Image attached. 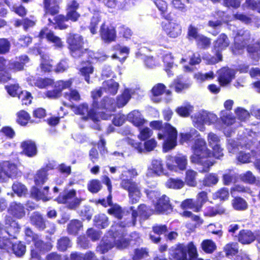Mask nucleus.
<instances>
[{"label": "nucleus", "mask_w": 260, "mask_h": 260, "mask_svg": "<svg viewBox=\"0 0 260 260\" xmlns=\"http://www.w3.org/2000/svg\"><path fill=\"white\" fill-rule=\"evenodd\" d=\"M110 232L113 236L109 239L104 238L96 248V250L101 253L107 252L114 246L118 249H123L129 244L128 240L124 237L125 231L120 224L112 226Z\"/></svg>", "instance_id": "f257e3e1"}, {"label": "nucleus", "mask_w": 260, "mask_h": 260, "mask_svg": "<svg viewBox=\"0 0 260 260\" xmlns=\"http://www.w3.org/2000/svg\"><path fill=\"white\" fill-rule=\"evenodd\" d=\"M192 150L193 154L190 156L191 161L201 164L203 166L202 172L208 171L214 162L210 159L212 154L207 148L205 140L202 138L197 139L192 146Z\"/></svg>", "instance_id": "f03ea898"}, {"label": "nucleus", "mask_w": 260, "mask_h": 260, "mask_svg": "<svg viewBox=\"0 0 260 260\" xmlns=\"http://www.w3.org/2000/svg\"><path fill=\"white\" fill-rule=\"evenodd\" d=\"M198 256L197 250L193 242L188 244H179L170 252L172 260H194Z\"/></svg>", "instance_id": "7ed1b4c3"}, {"label": "nucleus", "mask_w": 260, "mask_h": 260, "mask_svg": "<svg viewBox=\"0 0 260 260\" xmlns=\"http://www.w3.org/2000/svg\"><path fill=\"white\" fill-rule=\"evenodd\" d=\"M163 133L158 134V139L164 140V149L167 151L174 148L177 144V131L170 124L166 123L162 130Z\"/></svg>", "instance_id": "20e7f679"}, {"label": "nucleus", "mask_w": 260, "mask_h": 260, "mask_svg": "<svg viewBox=\"0 0 260 260\" xmlns=\"http://www.w3.org/2000/svg\"><path fill=\"white\" fill-rule=\"evenodd\" d=\"M192 118L194 126L201 131H205V124L208 125L213 124L218 119L215 114L206 111L198 112L195 114Z\"/></svg>", "instance_id": "39448f33"}, {"label": "nucleus", "mask_w": 260, "mask_h": 260, "mask_svg": "<svg viewBox=\"0 0 260 260\" xmlns=\"http://www.w3.org/2000/svg\"><path fill=\"white\" fill-rule=\"evenodd\" d=\"M121 187L128 192L129 202L137 203L141 197L140 187L135 182L130 179H123L120 183Z\"/></svg>", "instance_id": "423d86ee"}, {"label": "nucleus", "mask_w": 260, "mask_h": 260, "mask_svg": "<svg viewBox=\"0 0 260 260\" xmlns=\"http://www.w3.org/2000/svg\"><path fill=\"white\" fill-rule=\"evenodd\" d=\"M83 40L82 36L78 34H70L67 39L71 54L75 58L80 57L83 53Z\"/></svg>", "instance_id": "0eeeda50"}, {"label": "nucleus", "mask_w": 260, "mask_h": 260, "mask_svg": "<svg viewBox=\"0 0 260 260\" xmlns=\"http://www.w3.org/2000/svg\"><path fill=\"white\" fill-rule=\"evenodd\" d=\"M72 110V111L77 114L85 115L91 119L93 121H99V118H101L103 119H107L108 116L105 115V114L96 113V112L94 109H90L88 110V107L86 104H82L78 107H75L71 105H69Z\"/></svg>", "instance_id": "6e6552de"}, {"label": "nucleus", "mask_w": 260, "mask_h": 260, "mask_svg": "<svg viewBox=\"0 0 260 260\" xmlns=\"http://www.w3.org/2000/svg\"><path fill=\"white\" fill-rule=\"evenodd\" d=\"M119 88V84L112 79L103 82L102 87L92 92V96L94 100L101 97L103 92H105L113 95L116 94Z\"/></svg>", "instance_id": "1a4fd4ad"}, {"label": "nucleus", "mask_w": 260, "mask_h": 260, "mask_svg": "<svg viewBox=\"0 0 260 260\" xmlns=\"http://www.w3.org/2000/svg\"><path fill=\"white\" fill-rule=\"evenodd\" d=\"M76 194V190L74 189L65 192L58 197L57 201L59 203L66 204L67 207L70 209H75L81 202L80 199L75 198Z\"/></svg>", "instance_id": "9d476101"}, {"label": "nucleus", "mask_w": 260, "mask_h": 260, "mask_svg": "<svg viewBox=\"0 0 260 260\" xmlns=\"http://www.w3.org/2000/svg\"><path fill=\"white\" fill-rule=\"evenodd\" d=\"M187 165V158L186 156L182 155H178L174 157L169 156L167 162V168L174 172L185 170Z\"/></svg>", "instance_id": "9b49d317"}, {"label": "nucleus", "mask_w": 260, "mask_h": 260, "mask_svg": "<svg viewBox=\"0 0 260 260\" xmlns=\"http://www.w3.org/2000/svg\"><path fill=\"white\" fill-rule=\"evenodd\" d=\"M80 15L77 11H67L66 16L59 15L55 17V21L57 25V27L60 29H64L68 27V25L66 22L69 20L73 22L77 21Z\"/></svg>", "instance_id": "f8f14e48"}, {"label": "nucleus", "mask_w": 260, "mask_h": 260, "mask_svg": "<svg viewBox=\"0 0 260 260\" xmlns=\"http://www.w3.org/2000/svg\"><path fill=\"white\" fill-rule=\"evenodd\" d=\"M207 141L209 146L212 148V155L216 158L219 159L222 157L223 149L220 147L219 137L213 133L210 132L208 134Z\"/></svg>", "instance_id": "ddd939ff"}, {"label": "nucleus", "mask_w": 260, "mask_h": 260, "mask_svg": "<svg viewBox=\"0 0 260 260\" xmlns=\"http://www.w3.org/2000/svg\"><path fill=\"white\" fill-rule=\"evenodd\" d=\"M16 166L9 161L0 163V181H3L7 178H11L17 174Z\"/></svg>", "instance_id": "4468645a"}, {"label": "nucleus", "mask_w": 260, "mask_h": 260, "mask_svg": "<svg viewBox=\"0 0 260 260\" xmlns=\"http://www.w3.org/2000/svg\"><path fill=\"white\" fill-rule=\"evenodd\" d=\"M152 214V210L148 208L145 205H141L138 208V211H133L132 213V222H127L125 224L121 222L119 224L123 228L126 226L135 225L136 217L139 215L142 218L145 219Z\"/></svg>", "instance_id": "2eb2a0df"}, {"label": "nucleus", "mask_w": 260, "mask_h": 260, "mask_svg": "<svg viewBox=\"0 0 260 260\" xmlns=\"http://www.w3.org/2000/svg\"><path fill=\"white\" fill-rule=\"evenodd\" d=\"M100 34L102 39L106 42L110 43L115 41L116 32L114 26L107 25L103 23L100 28Z\"/></svg>", "instance_id": "dca6fc26"}, {"label": "nucleus", "mask_w": 260, "mask_h": 260, "mask_svg": "<svg viewBox=\"0 0 260 260\" xmlns=\"http://www.w3.org/2000/svg\"><path fill=\"white\" fill-rule=\"evenodd\" d=\"M163 30L170 37L175 38L182 32L181 25L175 22L168 21L162 25Z\"/></svg>", "instance_id": "f3484780"}, {"label": "nucleus", "mask_w": 260, "mask_h": 260, "mask_svg": "<svg viewBox=\"0 0 260 260\" xmlns=\"http://www.w3.org/2000/svg\"><path fill=\"white\" fill-rule=\"evenodd\" d=\"M218 81L222 85H226L230 83L235 77V72L234 70L228 68H223L218 72Z\"/></svg>", "instance_id": "a211bd4d"}, {"label": "nucleus", "mask_w": 260, "mask_h": 260, "mask_svg": "<svg viewBox=\"0 0 260 260\" xmlns=\"http://www.w3.org/2000/svg\"><path fill=\"white\" fill-rule=\"evenodd\" d=\"M250 39V34L247 30H241L238 31L235 38V44L236 48L242 49Z\"/></svg>", "instance_id": "6ab92c4d"}, {"label": "nucleus", "mask_w": 260, "mask_h": 260, "mask_svg": "<svg viewBox=\"0 0 260 260\" xmlns=\"http://www.w3.org/2000/svg\"><path fill=\"white\" fill-rule=\"evenodd\" d=\"M6 228L4 229L7 235L9 236L15 237L16 234L19 233L20 227L17 222L13 220L11 216H6L5 219Z\"/></svg>", "instance_id": "aec40b11"}, {"label": "nucleus", "mask_w": 260, "mask_h": 260, "mask_svg": "<svg viewBox=\"0 0 260 260\" xmlns=\"http://www.w3.org/2000/svg\"><path fill=\"white\" fill-rule=\"evenodd\" d=\"M164 173V168L162 161L160 159H154L148 169L147 176H159Z\"/></svg>", "instance_id": "412c9836"}, {"label": "nucleus", "mask_w": 260, "mask_h": 260, "mask_svg": "<svg viewBox=\"0 0 260 260\" xmlns=\"http://www.w3.org/2000/svg\"><path fill=\"white\" fill-rule=\"evenodd\" d=\"M39 37L41 38L46 37L48 41L53 43L55 46L58 47H61L62 46L61 39L55 36L52 31L47 28H44L41 30L39 34Z\"/></svg>", "instance_id": "4be33fe9"}, {"label": "nucleus", "mask_w": 260, "mask_h": 260, "mask_svg": "<svg viewBox=\"0 0 260 260\" xmlns=\"http://www.w3.org/2000/svg\"><path fill=\"white\" fill-rule=\"evenodd\" d=\"M9 212L17 218H21L24 216L25 211L24 206L20 203H12L9 208Z\"/></svg>", "instance_id": "5701e85b"}, {"label": "nucleus", "mask_w": 260, "mask_h": 260, "mask_svg": "<svg viewBox=\"0 0 260 260\" xmlns=\"http://www.w3.org/2000/svg\"><path fill=\"white\" fill-rule=\"evenodd\" d=\"M31 223L39 230H44L47 228L46 222L42 215L38 212L33 213L30 217Z\"/></svg>", "instance_id": "b1692460"}, {"label": "nucleus", "mask_w": 260, "mask_h": 260, "mask_svg": "<svg viewBox=\"0 0 260 260\" xmlns=\"http://www.w3.org/2000/svg\"><path fill=\"white\" fill-rule=\"evenodd\" d=\"M171 209L169 199L166 195L162 196L159 199L155 207V211L159 213L166 212Z\"/></svg>", "instance_id": "393cba45"}, {"label": "nucleus", "mask_w": 260, "mask_h": 260, "mask_svg": "<svg viewBox=\"0 0 260 260\" xmlns=\"http://www.w3.org/2000/svg\"><path fill=\"white\" fill-rule=\"evenodd\" d=\"M135 93L132 89L125 88L122 94L117 97V105L119 108L124 106L131 99V96Z\"/></svg>", "instance_id": "a878e982"}, {"label": "nucleus", "mask_w": 260, "mask_h": 260, "mask_svg": "<svg viewBox=\"0 0 260 260\" xmlns=\"http://www.w3.org/2000/svg\"><path fill=\"white\" fill-rule=\"evenodd\" d=\"M128 120L136 126H142L146 122V120L142 115L137 110H134L129 113L127 115Z\"/></svg>", "instance_id": "bb28decb"}, {"label": "nucleus", "mask_w": 260, "mask_h": 260, "mask_svg": "<svg viewBox=\"0 0 260 260\" xmlns=\"http://www.w3.org/2000/svg\"><path fill=\"white\" fill-rule=\"evenodd\" d=\"M103 2L104 5L109 8H114L116 6L115 0H91L89 9L93 12H99L100 6L99 5Z\"/></svg>", "instance_id": "cd10ccee"}, {"label": "nucleus", "mask_w": 260, "mask_h": 260, "mask_svg": "<svg viewBox=\"0 0 260 260\" xmlns=\"http://www.w3.org/2000/svg\"><path fill=\"white\" fill-rule=\"evenodd\" d=\"M103 2L104 5L109 8H114L116 6L115 0H91L89 9L93 12H99L100 6L99 5Z\"/></svg>", "instance_id": "c85d7f7f"}, {"label": "nucleus", "mask_w": 260, "mask_h": 260, "mask_svg": "<svg viewBox=\"0 0 260 260\" xmlns=\"http://www.w3.org/2000/svg\"><path fill=\"white\" fill-rule=\"evenodd\" d=\"M6 231L0 223V248L9 251L11 249L12 243L8 239Z\"/></svg>", "instance_id": "c756f323"}, {"label": "nucleus", "mask_w": 260, "mask_h": 260, "mask_svg": "<svg viewBox=\"0 0 260 260\" xmlns=\"http://www.w3.org/2000/svg\"><path fill=\"white\" fill-rule=\"evenodd\" d=\"M48 189V186L45 187L42 190L37 187H34L31 191V194L37 200H42L44 201H48L50 199L47 196Z\"/></svg>", "instance_id": "7c9ffc66"}, {"label": "nucleus", "mask_w": 260, "mask_h": 260, "mask_svg": "<svg viewBox=\"0 0 260 260\" xmlns=\"http://www.w3.org/2000/svg\"><path fill=\"white\" fill-rule=\"evenodd\" d=\"M256 238L253 234L248 230H242L240 231L238 240L243 244H248L252 242Z\"/></svg>", "instance_id": "2f4dec72"}, {"label": "nucleus", "mask_w": 260, "mask_h": 260, "mask_svg": "<svg viewBox=\"0 0 260 260\" xmlns=\"http://www.w3.org/2000/svg\"><path fill=\"white\" fill-rule=\"evenodd\" d=\"M244 147L246 149L250 148V145L248 144H244L241 142H237L233 139L228 140V149L230 153H234L240 149H243Z\"/></svg>", "instance_id": "473e14b6"}, {"label": "nucleus", "mask_w": 260, "mask_h": 260, "mask_svg": "<svg viewBox=\"0 0 260 260\" xmlns=\"http://www.w3.org/2000/svg\"><path fill=\"white\" fill-rule=\"evenodd\" d=\"M21 147L24 153L28 156H33L37 153V148L34 142L30 140L24 141L21 143Z\"/></svg>", "instance_id": "72a5a7b5"}, {"label": "nucleus", "mask_w": 260, "mask_h": 260, "mask_svg": "<svg viewBox=\"0 0 260 260\" xmlns=\"http://www.w3.org/2000/svg\"><path fill=\"white\" fill-rule=\"evenodd\" d=\"M244 148L247 149L245 147L243 149L244 150ZM256 155V153L253 150H251L250 152L246 150H241L237 156V159L240 163L246 164L250 162L251 156L254 157Z\"/></svg>", "instance_id": "f704fd0d"}, {"label": "nucleus", "mask_w": 260, "mask_h": 260, "mask_svg": "<svg viewBox=\"0 0 260 260\" xmlns=\"http://www.w3.org/2000/svg\"><path fill=\"white\" fill-rule=\"evenodd\" d=\"M229 45V41L226 36L222 34L215 42L214 50L216 52H220V51L226 48Z\"/></svg>", "instance_id": "c9c22d12"}, {"label": "nucleus", "mask_w": 260, "mask_h": 260, "mask_svg": "<svg viewBox=\"0 0 260 260\" xmlns=\"http://www.w3.org/2000/svg\"><path fill=\"white\" fill-rule=\"evenodd\" d=\"M34 244L36 248L40 251H45L50 250L52 247L51 243H44L39 237H34Z\"/></svg>", "instance_id": "e433bc0d"}, {"label": "nucleus", "mask_w": 260, "mask_h": 260, "mask_svg": "<svg viewBox=\"0 0 260 260\" xmlns=\"http://www.w3.org/2000/svg\"><path fill=\"white\" fill-rule=\"evenodd\" d=\"M238 244L234 242L226 244L223 248L226 256L236 255L238 252Z\"/></svg>", "instance_id": "4c0bfd02"}, {"label": "nucleus", "mask_w": 260, "mask_h": 260, "mask_svg": "<svg viewBox=\"0 0 260 260\" xmlns=\"http://www.w3.org/2000/svg\"><path fill=\"white\" fill-rule=\"evenodd\" d=\"M44 9L45 15H55L58 12V7L57 5H53L51 3L50 0H44Z\"/></svg>", "instance_id": "58836bf2"}, {"label": "nucleus", "mask_w": 260, "mask_h": 260, "mask_svg": "<svg viewBox=\"0 0 260 260\" xmlns=\"http://www.w3.org/2000/svg\"><path fill=\"white\" fill-rule=\"evenodd\" d=\"M82 227V224L80 221L77 219L72 220L69 223L67 230L69 234L75 235Z\"/></svg>", "instance_id": "ea45409f"}, {"label": "nucleus", "mask_w": 260, "mask_h": 260, "mask_svg": "<svg viewBox=\"0 0 260 260\" xmlns=\"http://www.w3.org/2000/svg\"><path fill=\"white\" fill-rule=\"evenodd\" d=\"M95 13L93 14V17L91 18L89 28L90 32L92 34H95L97 32L98 25L99 22L101 21V15L99 12H95Z\"/></svg>", "instance_id": "a19ab883"}, {"label": "nucleus", "mask_w": 260, "mask_h": 260, "mask_svg": "<svg viewBox=\"0 0 260 260\" xmlns=\"http://www.w3.org/2000/svg\"><path fill=\"white\" fill-rule=\"evenodd\" d=\"M201 247L205 252L211 253L216 249V245L212 240L207 239L202 242Z\"/></svg>", "instance_id": "79ce46f5"}, {"label": "nucleus", "mask_w": 260, "mask_h": 260, "mask_svg": "<svg viewBox=\"0 0 260 260\" xmlns=\"http://www.w3.org/2000/svg\"><path fill=\"white\" fill-rule=\"evenodd\" d=\"M233 207L236 210H244L247 208L248 205L245 200L241 198H236L232 201Z\"/></svg>", "instance_id": "37998d69"}, {"label": "nucleus", "mask_w": 260, "mask_h": 260, "mask_svg": "<svg viewBox=\"0 0 260 260\" xmlns=\"http://www.w3.org/2000/svg\"><path fill=\"white\" fill-rule=\"evenodd\" d=\"M53 80L49 78H39L33 80L32 83L35 86L40 88H45L48 86H50L53 84Z\"/></svg>", "instance_id": "c03bdc74"}, {"label": "nucleus", "mask_w": 260, "mask_h": 260, "mask_svg": "<svg viewBox=\"0 0 260 260\" xmlns=\"http://www.w3.org/2000/svg\"><path fill=\"white\" fill-rule=\"evenodd\" d=\"M190 84L189 83H183L181 79L178 78L170 85V87L174 88L176 92H179L183 89L188 88Z\"/></svg>", "instance_id": "a18cd8bd"}, {"label": "nucleus", "mask_w": 260, "mask_h": 260, "mask_svg": "<svg viewBox=\"0 0 260 260\" xmlns=\"http://www.w3.org/2000/svg\"><path fill=\"white\" fill-rule=\"evenodd\" d=\"M64 97L68 100L78 101L80 100V95L76 89H71L64 93Z\"/></svg>", "instance_id": "49530a36"}, {"label": "nucleus", "mask_w": 260, "mask_h": 260, "mask_svg": "<svg viewBox=\"0 0 260 260\" xmlns=\"http://www.w3.org/2000/svg\"><path fill=\"white\" fill-rule=\"evenodd\" d=\"M196 172L191 170H187L186 172L185 176V182L186 184L190 186H196L197 184L196 180Z\"/></svg>", "instance_id": "de8ad7c7"}, {"label": "nucleus", "mask_w": 260, "mask_h": 260, "mask_svg": "<svg viewBox=\"0 0 260 260\" xmlns=\"http://www.w3.org/2000/svg\"><path fill=\"white\" fill-rule=\"evenodd\" d=\"M164 62L165 67V71L169 76L173 75L171 68L173 67V58L171 54H167L164 57Z\"/></svg>", "instance_id": "09e8293b"}, {"label": "nucleus", "mask_w": 260, "mask_h": 260, "mask_svg": "<svg viewBox=\"0 0 260 260\" xmlns=\"http://www.w3.org/2000/svg\"><path fill=\"white\" fill-rule=\"evenodd\" d=\"M94 222L99 228H105L108 225V218L105 214H100L95 216Z\"/></svg>", "instance_id": "8fccbe9b"}, {"label": "nucleus", "mask_w": 260, "mask_h": 260, "mask_svg": "<svg viewBox=\"0 0 260 260\" xmlns=\"http://www.w3.org/2000/svg\"><path fill=\"white\" fill-rule=\"evenodd\" d=\"M168 187L173 189H180L184 185V182L181 179L170 178L166 182Z\"/></svg>", "instance_id": "3c124183"}, {"label": "nucleus", "mask_w": 260, "mask_h": 260, "mask_svg": "<svg viewBox=\"0 0 260 260\" xmlns=\"http://www.w3.org/2000/svg\"><path fill=\"white\" fill-rule=\"evenodd\" d=\"M51 62L52 60H50L48 56L47 55H43L40 64L42 70L44 72H50L52 69Z\"/></svg>", "instance_id": "603ef678"}, {"label": "nucleus", "mask_w": 260, "mask_h": 260, "mask_svg": "<svg viewBox=\"0 0 260 260\" xmlns=\"http://www.w3.org/2000/svg\"><path fill=\"white\" fill-rule=\"evenodd\" d=\"M81 74L84 77L85 80L87 83H89V76L93 72L92 66L88 63L85 66L83 67L80 70Z\"/></svg>", "instance_id": "864d4df0"}, {"label": "nucleus", "mask_w": 260, "mask_h": 260, "mask_svg": "<svg viewBox=\"0 0 260 260\" xmlns=\"http://www.w3.org/2000/svg\"><path fill=\"white\" fill-rule=\"evenodd\" d=\"M218 177L215 174H209L207 175L204 179V185L208 186L216 184L218 181Z\"/></svg>", "instance_id": "5fc2aeb1"}, {"label": "nucleus", "mask_w": 260, "mask_h": 260, "mask_svg": "<svg viewBox=\"0 0 260 260\" xmlns=\"http://www.w3.org/2000/svg\"><path fill=\"white\" fill-rule=\"evenodd\" d=\"M101 182L97 179H93L89 181L87 185L88 190L92 193H96L102 188Z\"/></svg>", "instance_id": "6e6d98bb"}, {"label": "nucleus", "mask_w": 260, "mask_h": 260, "mask_svg": "<svg viewBox=\"0 0 260 260\" xmlns=\"http://www.w3.org/2000/svg\"><path fill=\"white\" fill-rule=\"evenodd\" d=\"M17 116V122L22 125H25L30 118L29 114L24 110L18 112Z\"/></svg>", "instance_id": "4d7b16f0"}, {"label": "nucleus", "mask_w": 260, "mask_h": 260, "mask_svg": "<svg viewBox=\"0 0 260 260\" xmlns=\"http://www.w3.org/2000/svg\"><path fill=\"white\" fill-rule=\"evenodd\" d=\"M47 180L46 172L45 170H40L37 172L35 177V182L36 186H39L43 184Z\"/></svg>", "instance_id": "13d9d810"}, {"label": "nucleus", "mask_w": 260, "mask_h": 260, "mask_svg": "<svg viewBox=\"0 0 260 260\" xmlns=\"http://www.w3.org/2000/svg\"><path fill=\"white\" fill-rule=\"evenodd\" d=\"M70 247H71V241L68 237H63L58 240L57 248L59 250L64 251Z\"/></svg>", "instance_id": "bf43d9fd"}, {"label": "nucleus", "mask_w": 260, "mask_h": 260, "mask_svg": "<svg viewBox=\"0 0 260 260\" xmlns=\"http://www.w3.org/2000/svg\"><path fill=\"white\" fill-rule=\"evenodd\" d=\"M200 135L199 133L196 129H192L188 133H181L180 134V142L183 143L191 140L192 137H197Z\"/></svg>", "instance_id": "052dcab7"}, {"label": "nucleus", "mask_w": 260, "mask_h": 260, "mask_svg": "<svg viewBox=\"0 0 260 260\" xmlns=\"http://www.w3.org/2000/svg\"><path fill=\"white\" fill-rule=\"evenodd\" d=\"M12 188L14 192L20 197L25 195L27 192V189L25 186L20 183H14Z\"/></svg>", "instance_id": "680f3d73"}, {"label": "nucleus", "mask_w": 260, "mask_h": 260, "mask_svg": "<svg viewBox=\"0 0 260 260\" xmlns=\"http://www.w3.org/2000/svg\"><path fill=\"white\" fill-rule=\"evenodd\" d=\"M138 138L142 141H145L151 137L153 132L148 127H142L139 129Z\"/></svg>", "instance_id": "e2e57ef3"}, {"label": "nucleus", "mask_w": 260, "mask_h": 260, "mask_svg": "<svg viewBox=\"0 0 260 260\" xmlns=\"http://www.w3.org/2000/svg\"><path fill=\"white\" fill-rule=\"evenodd\" d=\"M220 118L222 122L226 125H232L235 122V119L225 111H221Z\"/></svg>", "instance_id": "0e129e2a"}, {"label": "nucleus", "mask_w": 260, "mask_h": 260, "mask_svg": "<svg viewBox=\"0 0 260 260\" xmlns=\"http://www.w3.org/2000/svg\"><path fill=\"white\" fill-rule=\"evenodd\" d=\"M165 86L161 83L157 84L154 86L152 89L154 95L152 100L158 102L155 97L161 95L165 92Z\"/></svg>", "instance_id": "69168bd1"}, {"label": "nucleus", "mask_w": 260, "mask_h": 260, "mask_svg": "<svg viewBox=\"0 0 260 260\" xmlns=\"http://www.w3.org/2000/svg\"><path fill=\"white\" fill-rule=\"evenodd\" d=\"M11 248L14 253L17 256H22L25 252V246L21 243L12 244Z\"/></svg>", "instance_id": "338daca9"}, {"label": "nucleus", "mask_w": 260, "mask_h": 260, "mask_svg": "<svg viewBox=\"0 0 260 260\" xmlns=\"http://www.w3.org/2000/svg\"><path fill=\"white\" fill-rule=\"evenodd\" d=\"M18 98L21 99L23 105H28L31 103L32 96L31 94L27 91H21L18 94Z\"/></svg>", "instance_id": "774afa93"}]
</instances>
